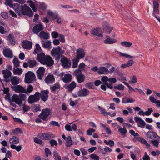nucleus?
I'll list each match as a JSON object with an SVG mask.
<instances>
[{"instance_id":"obj_64","label":"nucleus","mask_w":160,"mask_h":160,"mask_svg":"<svg viewBox=\"0 0 160 160\" xmlns=\"http://www.w3.org/2000/svg\"><path fill=\"white\" fill-rule=\"evenodd\" d=\"M150 158L149 156L147 154L146 152H145V155L142 158L143 160H150Z\"/></svg>"},{"instance_id":"obj_30","label":"nucleus","mask_w":160,"mask_h":160,"mask_svg":"<svg viewBox=\"0 0 160 160\" xmlns=\"http://www.w3.org/2000/svg\"><path fill=\"white\" fill-rule=\"evenodd\" d=\"M46 56L45 54L43 52H41L40 54H37V59L41 63L42 62V61L44 60Z\"/></svg>"},{"instance_id":"obj_42","label":"nucleus","mask_w":160,"mask_h":160,"mask_svg":"<svg viewBox=\"0 0 160 160\" xmlns=\"http://www.w3.org/2000/svg\"><path fill=\"white\" fill-rule=\"evenodd\" d=\"M66 142H67L66 146L67 147H70L72 144V141L71 139V137L70 136H69L67 138Z\"/></svg>"},{"instance_id":"obj_56","label":"nucleus","mask_w":160,"mask_h":160,"mask_svg":"<svg viewBox=\"0 0 160 160\" xmlns=\"http://www.w3.org/2000/svg\"><path fill=\"white\" fill-rule=\"evenodd\" d=\"M45 155L47 157H48L49 155H51L52 154V152H51L50 149L48 148H46L45 149Z\"/></svg>"},{"instance_id":"obj_16","label":"nucleus","mask_w":160,"mask_h":160,"mask_svg":"<svg viewBox=\"0 0 160 160\" xmlns=\"http://www.w3.org/2000/svg\"><path fill=\"white\" fill-rule=\"evenodd\" d=\"M12 89L16 92L23 93L26 92V89L22 86L18 85L17 86H12Z\"/></svg>"},{"instance_id":"obj_57","label":"nucleus","mask_w":160,"mask_h":160,"mask_svg":"<svg viewBox=\"0 0 160 160\" xmlns=\"http://www.w3.org/2000/svg\"><path fill=\"white\" fill-rule=\"evenodd\" d=\"M95 130L92 128H90L87 131V134L88 135H91L92 133L95 132Z\"/></svg>"},{"instance_id":"obj_37","label":"nucleus","mask_w":160,"mask_h":160,"mask_svg":"<svg viewBox=\"0 0 160 160\" xmlns=\"http://www.w3.org/2000/svg\"><path fill=\"white\" fill-rule=\"evenodd\" d=\"M29 67L30 68H33L36 66L37 62L35 60H31L29 59L28 61Z\"/></svg>"},{"instance_id":"obj_62","label":"nucleus","mask_w":160,"mask_h":160,"mask_svg":"<svg viewBox=\"0 0 160 160\" xmlns=\"http://www.w3.org/2000/svg\"><path fill=\"white\" fill-rule=\"evenodd\" d=\"M1 15L2 17L5 19H6L8 18V16L7 13L6 12H2L1 13Z\"/></svg>"},{"instance_id":"obj_34","label":"nucleus","mask_w":160,"mask_h":160,"mask_svg":"<svg viewBox=\"0 0 160 160\" xmlns=\"http://www.w3.org/2000/svg\"><path fill=\"white\" fill-rule=\"evenodd\" d=\"M27 3H29V5L31 8L32 9L34 12L37 11V8L35 7L34 2L32 1L28 0L27 1Z\"/></svg>"},{"instance_id":"obj_2","label":"nucleus","mask_w":160,"mask_h":160,"mask_svg":"<svg viewBox=\"0 0 160 160\" xmlns=\"http://www.w3.org/2000/svg\"><path fill=\"white\" fill-rule=\"evenodd\" d=\"M12 102L20 105L23 101H26V96L22 93L19 94V96L14 94L12 97Z\"/></svg>"},{"instance_id":"obj_26","label":"nucleus","mask_w":160,"mask_h":160,"mask_svg":"<svg viewBox=\"0 0 160 160\" xmlns=\"http://www.w3.org/2000/svg\"><path fill=\"white\" fill-rule=\"evenodd\" d=\"M72 78V75L69 74H65L64 77L62 78V80L65 83L71 81Z\"/></svg>"},{"instance_id":"obj_59","label":"nucleus","mask_w":160,"mask_h":160,"mask_svg":"<svg viewBox=\"0 0 160 160\" xmlns=\"http://www.w3.org/2000/svg\"><path fill=\"white\" fill-rule=\"evenodd\" d=\"M139 124H140V125H138V126L141 127L142 128H143L146 124L145 122L142 119L141 121L139 122Z\"/></svg>"},{"instance_id":"obj_55","label":"nucleus","mask_w":160,"mask_h":160,"mask_svg":"<svg viewBox=\"0 0 160 160\" xmlns=\"http://www.w3.org/2000/svg\"><path fill=\"white\" fill-rule=\"evenodd\" d=\"M137 140L142 144H145L147 142V141L142 138L137 137Z\"/></svg>"},{"instance_id":"obj_58","label":"nucleus","mask_w":160,"mask_h":160,"mask_svg":"<svg viewBox=\"0 0 160 160\" xmlns=\"http://www.w3.org/2000/svg\"><path fill=\"white\" fill-rule=\"evenodd\" d=\"M59 37V40L61 42L64 43L65 42V37L62 34H60Z\"/></svg>"},{"instance_id":"obj_6","label":"nucleus","mask_w":160,"mask_h":160,"mask_svg":"<svg viewBox=\"0 0 160 160\" xmlns=\"http://www.w3.org/2000/svg\"><path fill=\"white\" fill-rule=\"evenodd\" d=\"M37 137L42 140H48L54 138L52 134L49 133H39L38 134Z\"/></svg>"},{"instance_id":"obj_38","label":"nucleus","mask_w":160,"mask_h":160,"mask_svg":"<svg viewBox=\"0 0 160 160\" xmlns=\"http://www.w3.org/2000/svg\"><path fill=\"white\" fill-rule=\"evenodd\" d=\"M22 72V70L21 68L16 67V68H14L13 70V72L14 74L21 75Z\"/></svg>"},{"instance_id":"obj_3","label":"nucleus","mask_w":160,"mask_h":160,"mask_svg":"<svg viewBox=\"0 0 160 160\" xmlns=\"http://www.w3.org/2000/svg\"><path fill=\"white\" fill-rule=\"evenodd\" d=\"M36 81V76L34 72L29 71L26 73L24 78V81L26 83H31Z\"/></svg>"},{"instance_id":"obj_51","label":"nucleus","mask_w":160,"mask_h":160,"mask_svg":"<svg viewBox=\"0 0 160 160\" xmlns=\"http://www.w3.org/2000/svg\"><path fill=\"white\" fill-rule=\"evenodd\" d=\"M49 143L52 147L54 145L57 146L58 143L54 139H52L49 141Z\"/></svg>"},{"instance_id":"obj_29","label":"nucleus","mask_w":160,"mask_h":160,"mask_svg":"<svg viewBox=\"0 0 160 160\" xmlns=\"http://www.w3.org/2000/svg\"><path fill=\"white\" fill-rule=\"evenodd\" d=\"M9 141L11 144H17L19 142V138L17 136H13L10 139Z\"/></svg>"},{"instance_id":"obj_24","label":"nucleus","mask_w":160,"mask_h":160,"mask_svg":"<svg viewBox=\"0 0 160 160\" xmlns=\"http://www.w3.org/2000/svg\"><path fill=\"white\" fill-rule=\"evenodd\" d=\"M77 81L78 83H82L83 82L85 79L84 75L82 74V72H81L80 74H78L76 76Z\"/></svg>"},{"instance_id":"obj_33","label":"nucleus","mask_w":160,"mask_h":160,"mask_svg":"<svg viewBox=\"0 0 160 160\" xmlns=\"http://www.w3.org/2000/svg\"><path fill=\"white\" fill-rule=\"evenodd\" d=\"M108 72V69L104 67H100L98 71V73L100 75L103 74L104 72Z\"/></svg>"},{"instance_id":"obj_32","label":"nucleus","mask_w":160,"mask_h":160,"mask_svg":"<svg viewBox=\"0 0 160 160\" xmlns=\"http://www.w3.org/2000/svg\"><path fill=\"white\" fill-rule=\"evenodd\" d=\"M91 33L95 36H98L101 38L103 37V35L102 34H100L98 32L97 29H93L91 31Z\"/></svg>"},{"instance_id":"obj_47","label":"nucleus","mask_w":160,"mask_h":160,"mask_svg":"<svg viewBox=\"0 0 160 160\" xmlns=\"http://www.w3.org/2000/svg\"><path fill=\"white\" fill-rule=\"evenodd\" d=\"M121 44L122 46L129 47L132 45V43L129 42L124 41L121 42Z\"/></svg>"},{"instance_id":"obj_54","label":"nucleus","mask_w":160,"mask_h":160,"mask_svg":"<svg viewBox=\"0 0 160 160\" xmlns=\"http://www.w3.org/2000/svg\"><path fill=\"white\" fill-rule=\"evenodd\" d=\"M85 86L86 88L89 89L93 88V83L91 82H88L86 83Z\"/></svg>"},{"instance_id":"obj_22","label":"nucleus","mask_w":160,"mask_h":160,"mask_svg":"<svg viewBox=\"0 0 160 160\" xmlns=\"http://www.w3.org/2000/svg\"><path fill=\"white\" fill-rule=\"evenodd\" d=\"M22 6L18 3H14L12 5V7L15 11L16 13H18V15H20L21 13Z\"/></svg>"},{"instance_id":"obj_11","label":"nucleus","mask_w":160,"mask_h":160,"mask_svg":"<svg viewBox=\"0 0 160 160\" xmlns=\"http://www.w3.org/2000/svg\"><path fill=\"white\" fill-rule=\"evenodd\" d=\"M2 74L3 75V77L5 79L4 81L6 82H8L10 81V79L9 77L12 75L11 72L7 69L3 70L2 71Z\"/></svg>"},{"instance_id":"obj_48","label":"nucleus","mask_w":160,"mask_h":160,"mask_svg":"<svg viewBox=\"0 0 160 160\" xmlns=\"http://www.w3.org/2000/svg\"><path fill=\"white\" fill-rule=\"evenodd\" d=\"M59 34L56 31H53L51 34V35L53 38L56 39L57 38Z\"/></svg>"},{"instance_id":"obj_7","label":"nucleus","mask_w":160,"mask_h":160,"mask_svg":"<svg viewBox=\"0 0 160 160\" xmlns=\"http://www.w3.org/2000/svg\"><path fill=\"white\" fill-rule=\"evenodd\" d=\"M61 65L64 68H68L70 67L71 62L70 60L63 56L60 60Z\"/></svg>"},{"instance_id":"obj_13","label":"nucleus","mask_w":160,"mask_h":160,"mask_svg":"<svg viewBox=\"0 0 160 160\" xmlns=\"http://www.w3.org/2000/svg\"><path fill=\"white\" fill-rule=\"evenodd\" d=\"M44 29L42 24L41 22L36 24L34 26L32 29V32L35 34H37Z\"/></svg>"},{"instance_id":"obj_18","label":"nucleus","mask_w":160,"mask_h":160,"mask_svg":"<svg viewBox=\"0 0 160 160\" xmlns=\"http://www.w3.org/2000/svg\"><path fill=\"white\" fill-rule=\"evenodd\" d=\"M32 42L26 40L23 41L22 47L24 49L30 50L32 47Z\"/></svg>"},{"instance_id":"obj_10","label":"nucleus","mask_w":160,"mask_h":160,"mask_svg":"<svg viewBox=\"0 0 160 160\" xmlns=\"http://www.w3.org/2000/svg\"><path fill=\"white\" fill-rule=\"evenodd\" d=\"M42 61V64L46 65L48 67H51L54 64V61L52 58L48 55H46L45 58Z\"/></svg>"},{"instance_id":"obj_17","label":"nucleus","mask_w":160,"mask_h":160,"mask_svg":"<svg viewBox=\"0 0 160 160\" xmlns=\"http://www.w3.org/2000/svg\"><path fill=\"white\" fill-rule=\"evenodd\" d=\"M45 81L47 84H51L55 82V79L53 75H48L45 78Z\"/></svg>"},{"instance_id":"obj_12","label":"nucleus","mask_w":160,"mask_h":160,"mask_svg":"<svg viewBox=\"0 0 160 160\" xmlns=\"http://www.w3.org/2000/svg\"><path fill=\"white\" fill-rule=\"evenodd\" d=\"M49 93L48 90H42L38 95L39 97L40 98V97L41 100L45 102L48 99Z\"/></svg>"},{"instance_id":"obj_14","label":"nucleus","mask_w":160,"mask_h":160,"mask_svg":"<svg viewBox=\"0 0 160 160\" xmlns=\"http://www.w3.org/2000/svg\"><path fill=\"white\" fill-rule=\"evenodd\" d=\"M85 52L83 49L81 48L78 49L76 51V58L78 59L79 60L85 57Z\"/></svg>"},{"instance_id":"obj_35","label":"nucleus","mask_w":160,"mask_h":160,"mask_svg":"<svg viewBox=\"0 0 160 160\" xmlns=\"http://www.w3.org/2000/svg\"><path fill=\"white\" fill-rule=\"evenodd\" d=\"M156 139H157L156 140H151L150 141V142H152L154 146L158 147L160 143V137H158Z\"/></svg>"},{"instance_id":"obj_44","label":"nucleus","mask_w":160,"mask_h":160,"mask_svg":"<svg viewBox=\"0 0 160 160\" xmlns=\"http://www.w3.org/2000/svg\"><path fill=\"white\" fill-rule=\"evenodd\" d=\"M13 63L14 64V68L18 67L20 65V62L18 58H15L13 60Z\"/></svg>"},{"instance_id":"obj_28","label":"nucleus","mask_w":160,"mask_h":160,"mask_svg":"<svg viewBox=\"0 0 160 160\" xmlns=\"http://www.w3.org/2000/svg\"><path fill=\"white\" fill-rule=\"evenodd\" d=\"M39 36L44 39L47 40L50 38V35L48 33H46L44 31H41L39 33Z\"/></svg>"},{"instance_id":"obj_45","label":"nucleus","mask_w":160,"mask_h":160,"mask_svg":"<svg viewBox=\"0 0 160 160\" xmlns=\"http://www.w3.org/2000/svg\"><path fill=\"white\" fill-rule=\"evenodd\" d=\"M33 90V86L31 85H28L27 89L26 90V92H24V93L28 94V93H30V92H31Z\"/></svg>"},{"instance_id":"obj_39","label":"nucleus","mask_w":160,"mask_h":160,"mask_svg":"<svg viewBox=\"0 0 160 160\" xmlns=\"http://www.w3.org/2000/svg\"><path fill=\"white\" fill-rule=\"evenodd\" d=\"M53 154L55 160H62L61 156L58 155V152L56 150L54 151Z\"/></svg>"},{"instance_id":"obj_31","label":"nucleus","mask_w":160,"mask_h":160,"mask_svg":"<svg viewBox=\"0 0 160 160\" xmlns=\"http://www.w3.org/2000/svg\"><path fill=\"white\" fill-rule=\"evenodd\" d=\"M41 43L42 47L44 48H49L50 46L51 45V42L49 41H41Z\"/></svg>"},{"instance_id":"obj_52","label":"nucleus","mask_w":160,"mask_h":160,"mask_svg":"<svg viewBox=\"0 0 160 160\" xmlns=\"http://www.w3.org/2000/svg\"><path fill=\"white\" fill-rule=\"evenodd\" d=\"M153 111L152 108H148V111L144 112V114L145 115L149 116L151 114Z\"/></svg>"},{"instance_id":"obj_50","label":"nucleus","mask_w":160,"mask_h":160,"mask_svg":"<svg viewBox=\"0 0 160 160\" xmlns=\"http://www.w3.org/2000/svg\"><path fill=\"white\" fill-rule=\"evenodd\" d=\"M118 131L121 133L122 135H123L125 134L127 132L126 128H120L118 129Z\"/></svg>"},{"instance_id":"obj_41","label":"nucleus","mask_w":160,"mask_h":160,"mask_svg":"<svg viewBox=\"0 0 160 160\" xmlns=\"http://www.w3.org/2000/svg\"><path fill=\"white\" fill-rule=\"evenodd\" d=\"M41 48L39 45L38 44H36V48L34 51L33 54H38L41 51Z\"/></svg>"},{"instance_id":"obj_23","label":"nucleus","mask_w":160,"mask_h":160,"mask_svg":"<svg viewBox=\"0 0 160 160\" xmlns=\"http://www.w3.org/2000/svg\"><path fill=\"white\" fill-rule=\"evenodd\" d=\"M3 54L5 57L9 58H12L13 57L12 51L9 48L4 49L3 51Z\"/></svg>"},{"instance_id":"obj_27","label":"nucleus","mask_w":160,"mask_h":160,"mask_svg":"<svg viewBox=\"0 0 160 160\" xmlns=\"http://www.w3.org/2000/svg\"><path fill=\"white\" fill-rule=\"evenodd\" d=\"M106 37L108 38L105 40L103 42L105 44H113L117 42V40L111 38L108 36H107Z\"/></svg>"},{"instance_id":"obj_40","label":"nucleus","mask_w":160,"mask_h":160,"mask_svg":"<svg viewBox=\"0 0 160 160\" xmlns=\"http://www.w3.org/2000/svg\"><path fill=\"white\" fill-rule=\"evenodd\" d=\"M60 85L59 83H55L52 86L50 87V89L52 92H54L57 89H60Z\"/></svg>"},{"instance_id":"obj_19","label":"nucleus","mask_w":160,"mask_h":160,"mask_svg":"<svg viewBox=\"0 0 160 160\" xmlns=\"http://www.w3.org/2000/svg\"><path fill=\"white\" fill-rule=\"evenodd\" d=\"M45 72L44 68L43 67H40L37 71V76L39 80H42Z\"/></svg>"},{"instance_id":"obj_25","label":"nucleus","mask_w":160,"mask_h":160,"mask_svg":"<svg viewBox=\"0 0 160 160\" xmlns=\"http://www.w3.org/2000/svg\"><path fill=\"white\" fill-rule=\"evenodd\" d=\"M10 81L11 82L12 84L14 86H15L19 84L20 78L17 76H15L10 78Z\"/></svg>"},{"instance_id":"obj_21","label":"nucleus","mask_w":160,"mask_h":160,"mask_svg":"<svg viewBox=\"0 0 160 160\" xmlns=\"http://www.w3.org/2000/svg\"><path fill=\"white\" fill-rule=\"evenodd\" d=\"M146 136L148 138L152 139H154L159 137L156 132L153 131H149L148 132Z\"/></svg>"},{"instance_id":"obj_43","label":"nucleus","mask_w":160,"mask_h":160,"mask_svg":"<svg viewBox=\"0 0 160 160\" xmlns=\"http://www.w3.org/2000/svg\"><path fill=\"white\" fill-rule=\"evenodd\" d=\"M79 60L78 59L76 58H74L73 59L72 61V67L73 68H76L78 65V63L79 62Z\"/></svg>"},{"instance_id":"obj_20","label":"nucleus","mask_w":160,"mask_h":160,"mask_svg":"<svg viewBox=\"0 0 160 160\" xmlns=\"http://www.w3.org/2000/svg\"><path fill=\"white\" fill-rule=\"evenodd\" d=\"M76 83L74 81H72L68 85H66L65 88L68 90L69 92H72L76 87Z\"/></svg>"},{"instance_id":"obj_63","label":"nucleus","mask_w":160,"mask_h":160,"mask_svg":"<svg viewBox=\"0 0 160 160\" xmlns=\"http://www.w3.org/2000/svg\"><path fill=\"white\" fill-rule=\"evenodd\" d=\"M81 72H82V70L80 69H77L74 72V75L76 76L78 74H80Z\"/></svg>"},{"instance_id":"obj_61","label":"nucleus","mask_w":160,"mask_h":160,"mask_svg":"<svg viewBox=\"0 0 160 160\" xmlns=\"http://www.w3.org/2000/svg\"><path fill=\"white\" fill-rule=\"evenodd\" d=\"M149 99L150 101L153 103H156L157 101L156 99L152 96H149Z\"/></svg>"},{"instance_id":"obj_15","label":"nucleus","mask_w":160,"mask_h":160,"mask_svg":"<svg viewBox=\"0 0 160 160\" xmlns=\"http://www.w3.org/2000/svg\"><path fill=\"white\" fill-rule=\"evenodd\" d=\"M90 93L89 91L85 88L79 90L78 92V96L79 97H86Z\"/></svg>"},{"instance_id":"obj_4","label":"nucleus","mask_w":160,"mask_h":160,"mask_svg":"<svg viewBox=\"0 0 160 160\" xmlns=\"http://www.w3.org/2000/svg\"><path fill=\"white\" fill-rule=\"evenodd\" d=\"M50 113V109L46 108L42 110L41 113L38 115V117L42 120L47 121L50 118V116H49Z\"/></svg>"},{"instance_id":"obj_53","label":"nucleus","mask_w":160,"mask_h":160,"mask_svg":"<svg viewBox=\"0 0 160 160\" xmlns=\"http://www.w3.org/2000/svg\"><path fill=\"white\" fill-rule=\"evenodd\" d=\"M91 158L94 160H99V156L95 154H92L90 155Z\"/></svg>"},{"instance_id":"obj_46","label":"nucleus","mask_w":160,"mask_h":160,"mask_svg":"<svg viewBox=\"0 0 160 160\" xmlns=\"http://www.w3.org/2000/svg\"><path fill=\"white\" fill-rule=\"evenodd\" d=\"M104 143L108 145H109L111 147L113 146L114 145V142L113 141L110 140L108 142L106 140L104 141Z\"/></svg>"},{"instance_id":"obj_36","label":"nucleus","mask_w":160,"mask_h":160,"mask_svg":"<svg viewBox=\"0 0 160 160\" xmlns=\"http://www.w3.org/2000/svg\"><path fill=\"white\" fill-rule=\"evenodd\" d=\"M104 29L109 34L111 31L113 29L112 27H110L109 25L107 23H105L104 25Z\"/></svg>"},{"instance_id":"obj_49","label":"nucleus","mask_w":160,"mask_h":160,"mask_svg":"<svg viewBox=\"0 0 160 160\" xmlns=\"http://www.w3.org/2000/svg\"><path fill=\"white\" fill-rule=\"evenodd\" d=\"M34 141L35 143L39 145H42L43 143V141L37 137L34 138Z\"/></svg>"},{"instance_id":"obj_60","label":"nucleus","mask_w":160,"mask_h":160,"mask_svg":"<svg viewBox=\"0 0 160 160\" xmlns=\"http://www.w3.org/2000/svg\"><path fill=\"white\" fill-rule=\"evenodd\" d=\"M50 125L53 126H59L60 125L58 122L52 121L50 122Z\"/></svg>"},{"instance_id":"obj_1","label":"nucleus","mask_w":160,"mask_h":160,"mask_svg":"<svg viewBox=\"0 0 160 160\" xmlns=\"http://www.w3.org/2000/svg\"><path fill=\"white\" fill-rule=\"evenodd\" d=\"M64 52V50L62 49L60 46H58L57 48H53L51 51V54L52 56L55 57V59L56 61H58Z\"/></svg>"},{"instance_id":"obj_5","label":"nucleus","mask_w":160,"mask_h":160,"mask_svg":"<svg viewBox=\"0 0 160 160\" xmlns=\"http://www.w3.org/2000/svg\"><path fill=\"white\" fill-rule=\"evenodd\" d=\"M24 15H27L29 17L33 16V13L31 8L26 4L22 6L21 13Z\"/></svg>"},{"instance_id":"obj_8","label":"nucleus","mask_w":160,"mask_h":160,"mask_svg":"<svg viewBox=\"0 0 160 160\" xmlns=\"http://www.w3.org/2000/svg\"><path fill=\"white\" fill-rule=\"evenodd\" d=\"M153 12L152 13V15L155 18L160 22V18L158 17L155 14H158L159 13V11L158 8L159 7V3L156 1H153Z\"/></svg>"},{"instance_id":"obj_9","label":"nucleus","mask_w":160,"mask_h":160,"mask_svg":"<svg viewBox=\"0 0 160 160\" xmlns=\"http://www.w3.org/2000/svg\"><path fill=\"white\" fill-rule=\"evenodd\" d=\"M39 92H37L33 95H31L28 98V102L30 104H32L35 102H38L40 99L38 95Z\"/></svg>"}]
</instances>
